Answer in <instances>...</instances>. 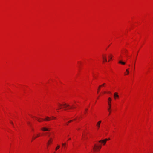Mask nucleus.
<instances>
[{
  "instance_id": "nucleus-1",
  "label": "nucleus",
  "mask_w": 153,
  "mask_h": 153,
  "mask_svg": "<svg viewBox=\"0 0 153 153\" xmlns=\"http://www.w3.org/2000/svg\"><path fill=\"white\" fill-rule=\"evenodd\" d=\"M58 106L59 107V108L58 109H57V110H58L59 109H61L62 108L61 106H63V108H64L65 110H67L66 108V107H69V105L68 104H67L65 103H64L63 104H60L59 103H58Z\"/></svg>"
},
{
  "instance_id": "nucleus-2",
  "label": "nucleus",
  "mask_w": 153,
  "mask_h": 153,
  "mask_svg": "<svg viewBox=\"0 0 153 153\" xmlns=\"http://www.w3.org/2000/svg\"><path fill=\"white\" fill-rule=\"evenodd\" d=\"M108 110L109 112V115L111 112V99L110 97H109L108 98Z\"/></svg>"
},
{
  "instance_id": "nucleus-3",
  "label": "nucleus",
  "mask_w": 153,
  "mask_h": 153,
  "mask_svg": "<svg viewBox=\"0 0 153 153\" xmlns=\"http://www.w3.org/2000/svg\"><path fill=\"white\" fill-rule=\"evenodd\" d=\"M101 147V145H99L95 144L93 147V149L94 151H97L100 150Z\"/></svg>"
},
{
  "instance_id": "nucleus-4",
  "label": "nucleus",
  "mask_w": 153,
  "mask_h": 153,
  "mask_svg": "<svg viewBox=\"0 0 153 153\" xmlns=\"http://www.w3.org/2000/svg\"><path fill=\"white\" fill-rule=\"evenodd\" d=\"M110 138L108 139V140H110ZM108 140V139H106L104 140H101L99 141V143H103V145H104L105 144L107 141Z\"/></svg>"
},
{
  "instance_id": "nucleus-5",
  "label": "nucleus",
  "mask_w": 153,
  "mask_h": 153,
  "mask_svg": "<svg viewBox=\"0 0 153 153\" xmlns=\"http://www.w3.org/2000/svg\"><path fill=\"white\" fill-rule=\"evenodd\" d=\"M41 130L43 131H50V129L46 127H43L41 128Z\"/></svg>"
},
{
  "instance_id": "nucleus-6",
  "label": "nucleus",
  "mask_w": 153,
  "mask_h": 153,
  "mask_svg": "<svg viewBox=\"0 0 153 153\" xmlns=\"http://www.w3.org/2000/svg\"><path fill=\"white\" fill-rule=\"evenodd\" d=\"M102 59H103V62L104 61L107 62V59L106 58V55H102Z\"/></svg>"
},
{
  "instance_id": "nucleus-7",
  "label": "nucleus",
  "mask_w": 153,
  "mask_h": 153,
  "mask_svg": "<svg viewBox=\"0 0 153 153\" xmlns=\"http://www.w3.org/2000/svg\"><path fill=\"white\" fill-rule=\"evenodd\" d=\"M101 121H99L97 123V124H96V126H97V127L98 129H99V128H100V123H101Z\"/></svg>"
},
{
  "instance_id": "nucleus-8",
  "label": "nucleus",
  "mask_w": 153,
  "mask_h": 153,
  "mask_svg": "<svg viewBox=\"0 0 153 153\" xmlns=\"http://www.w3.org/2000/svg\"><path fill=\"white\" fill-rule=\"evenodd\" d=\"M114 96L115 99H116V98H118L119 97V95L117 94V93L116 92L114 94Z\"/></svg>"
},
{
  "instance_id": "nucleus-9",
  "label": "nucleus",
  "mask_w": 153,
  "mask_h": 153,
  "mask_svg": "<svg viewBox=\"0 0 153 153\" xmlns=\"http://www.w3.org/2000/svg\"><path fill=\"white\" fill-rule=\"evenodd\" d=\"M43 120H45L46 121H49L50 120V118L48 117H46L45 119H42Z\"/></svg>"
},
{
  "instance_id": "nucleus-10",
  "label": "nucleus",
  "mask_w": 153,
  "mask_h": 153,
  "mask_svg": "<svg viewBox=\"0 0 153 153\" xmlns=\"http://www.w3.org/2000/svg\"><path fill=\"white\" fill-rule=\"evenodd\" d=\"M112 55L111 54H110L108 56V57L109 58V59L108 60V61H110V60H111V59H112Z\"/></svg>"
},
{
  "instance_id": "nucleus-11",
  "label": "nucleus",
  "mask_w": 153,
  "mask_h": 153,
  "mask_svg": "<svg viewBox=\"0 0 153 153\" xmlns=\"http://www.w3.org/2000/svg\"><path fill=\"white\" fill-rule=\"evenodd\" d=\"M126 73H125V75H127L129 73V69H127L126 70Z\"/></svg>"
},
{
  "instance_id": "nucleus-12",
  "label": "nucleus",
  "mask_w": 153,
  "mask_h": 153,
  "mask_svg": "<svg viewBox=\"0 0 153 153\" xmlns=\"http://www.w3.org/2000/svg\"><path fill=\"white\" fill-rule=\"evenodd\" d=\"M119 63L121 64H122V65H125V62H122V61H119Z\"/></svg>"
},
{
  "instance_id": "nucleus-13",
  "label": "nucleus",
  "mask_w": 153,
  "mask_h": 153,
  "mask_svg": "<svg viewBox=\"0 0 153 153\" xmlns=\"http://www.w3.org/2000/svg\"><path fill=\"white\" fill-rule=\"evenodd\" d=\"M60 147L58 145L55 149L56 150L58 149Z\"/></svg>"
},
{
  "instance_id": "nucleus-14",
  "label": "nucleus",
  "mask_w": 153,
  "mask_h": 153,
  "mask_svg": "<svg viewBox=\"0 0 153 153\" xmlns=\"http://www.w3.org/2000/svg\"><path fill=\"white\" fill-rule=\"evenodd\" d=\"M105 84L104 83L103 84H102V85H100L99 86V87H102V86H103Z\"/></svg>"
},
{
  "instance_id": "nucleus-15",
  "label": "nucleus",
  "mask_w": 153,
  "mask_h": 153,
  "mask_svg": "<svg viewBox=\"0 0 153 153\" xmlns=\"http://www.w3.org/2000/svg\"><path fill=\"white\" fill-rule=\"evenodd\" d=\"M39 134H37V136L36 137H35L34 138V139H35L36 138H37L38 137H39Z\"/></svg>"
},
{
  "instance_id": "nucleus-16",
  "label": "nucleus",
  "mask_w": 153,
  "mask_h": 153,
  "mask_svg": "<svg viewBox=\"0 0 153 153\" xmlns=\"http://www.w3.org/2000/svg\"><path fill=\"white\" fill-rule=\"evenodd\" d=\"M27 123L29 125H30V122H27Z\"/></svg>"
},
{
  "instance_id": "nucleus-17",
  "label": "nucleus",
  "mask_w": 153,
  "mask_h": 153,
  "mask_svg": "<svg viewBox=\"0 0 153 153\" xmlns=\"http://www.w3.org/2000/svg\"><path fill=\"white\" fill-rule=\"evenodd\" d=\"M65 144H66V143H62V145L63 146H65Z\"/></svg>"
},
{
  "instance_id": "nucleus-18",
  "label": "nucleus",
  "mask_w": 153,
  "mask_h": 153,
  "mask_svg": "<svg viewBox=\"0 0 153 153\" xmlns=\"http://www.w3.org/2000/svg\"><path fill=\"white\" fill-rule=\"evenodd\" d=\"M37 120H38V121L39 122H41V121H41V120H40L39 119H37Z\"/></svg>"
},
{
  "instance_id": "nucleus-19",
  "label": "nucleus",
  "mask_w": 153,
  "mask_h": 153,
  "mask_svg": "<svg viewBox=\"0 0 153 153\" xmlns=\"http://www.w3.org/2000/svg\"><path fill=\"white\" fill-rule=\"evenodd\" d=\"M10 123H11L12 124V125H13V122H12V121H10Z\"/></svg>"
},
{
  "instance_id": "nucleus-20",
  "label": "nucleus",
  "mask_w": 153,
  "mask_h": 153,
  "mask_svg": "<svg viewBox=\"0 0 153 153\" xmlns=\"http://www.w3.org/2000/svg\"><path fill=\"white\" fill-rule=\"evenodd\" d=\"M72 120H70V121H69L68 122V123H70V122H72Z\"/></svg>"
},
{
  "instance_id": "nucleus-21",
  "label": "nucleus",
  "mask_w": 153,
  "mask_h": 153,
  "mask_svg": "<svg viewBox=\"0 0 153 153\" xmlns=\"http://www.w3.org/2000/svg\"><path fill=\"white\" fill-rule=\"evenodd\" d=\"M100 87H99V86L98 89V90H100ZM98 92H99V91H97V93Z\"/></svg>"
},
{
  "instance_id": "nucleus-22",
  "label": "nucleus",
  "mask_w": 153,
  "mask_h": 153,
  "mask_svg": "<svg viewBox=\"0 0 153 153\" xmlns=\"http://www.w3.org/2000/svg\"><path fill=\"white\" fill-rule=\"evenodd\" d=\"M52 118H54V119H55V118H56V117H53V116H52Z\"/></svg>"
},
{
  "instance_id": "nucleus-23",
  "label": "nucleus",
  "mask_w": 153,
  "mask_h": 153,
  "mask_svg": "<svg viewBox=\"0 0 153 153\" xmlns=\"http://www.w3.org/2000/svg\"><path fill=\"white\" fill-rule=\"evenodd\" d=\"M50 142V140H49V141H48V144H49V143Z\"/></svg>"
},
{
  "instance_id": "nucleus-24",
  "label": "nucleus",
  "mask_w": 153,
  "mask_h": 153,
  "mask_svg": "<svg viewBox=\"0 0 153 153\" xmlns=\"http://www.w3.org/2000/svg\"><path fill=\"white\" fill-rule=\"evenodd\" d=\"M71 140V138H69L68 139V140Z\"/></svg>"
},
{
  "instance_id": "nucleus-25",
  "label": "nucleus",
  "mask_w": 153,
  "mask_h": 153,
  "mask_svg": "<svg viewBox=\"0 0 153 153\" xmlns=\"http://www.w3.org/2000/svg\"><path fill=\"white\" fill-rule=\"evenodd\" d=\"M87 109H85V111H87Z\"/></svg>"
},
{
  "instance_id": "nucleus-26",
  "label": "nucleus",
  "mask_w": 153,
  "mask_h": 153,
  "mask_svg": "<svg viewBox=\"0 0 153 153\" xmlns=\"http://www.w3.org/2000/svg\"><path fill=\"white\" fill-rule=\"evenodd\" d=\"M67 125H68V123H67Z\"/></svg>"
},
{
  "instance_id": "nucleus-27",
  "label": "nucleus",
  "mask_w": 153,
  "mask_h": 153,
  "mask_svg": "<svg viewBox=\"0 0 153 153\" xmlns=\"http://www.w3.org/2000/svg\"><path fill=\"white\" fill-rule=\"evenodd\" d=\"M126 52H127V50H126Z\"/></svg>"
},
{
  "instance_id": "nucleus-28",
  "label": "nucleus",
  "mask_w": 153,
  "mask_h": 153,
  "mask_svg": "<svg viewBox=\"0 0 153 153\" xmlns=\"http://www.w3.org/2000/svg\"><path fill=\"white\" fill-rule=\"evenodd\" d=\"M126 52H127V50H126Z\"/></svg>"
},
{
  "instance_id": "nucleus-29",
  "label": "nucleus",
  "mask_w": 153,
  "mask_h": 153,
  "mask_svg": "<svg viewBox=\"0 0 153 153\" xmlns=\"http://www.w3.org/2000/svg\"><path fill=\"white\" fill-rule=\"evenodd\" d=\"M51 140V138H50V140Z\"/></svg>"
},
{
  "instance_id": "nucleus-30",
  "label": "nucleus",
  "mask_w": 153,
  "mask_h": 153,
  "mask_svg": "<svg viewBox=\"0 0 153 153\" xmlns=\"http://www.w3.org/2000/svg\"><path fill=\"white\" fill-rule=\"evenodd\" d=\"M54 153H55V152H54Z\"/></svg>"
}]
</instances>
